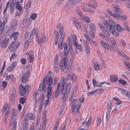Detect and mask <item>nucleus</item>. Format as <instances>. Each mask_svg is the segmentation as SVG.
I'll return each instance as SVG.
<instances>
[{"label":"nucleus","mask_w":130,"mask_h":130,"mask_svg":"<svg viewBox=\"0 0 130 130\" xmlns=\"http://www.w3.org/2000/svg\"><path fill=\"white\" fill-rule=\"evenodd\" d=\"M74 46H75L76 47L78 48L79 51H82L83 47L80 45H79L78 43V44L77 45H74Z\"/></svg>","instance_id":"nucleus-59"},{"label":"nucleus","mask_w":130,"mask_h":130,"mask_svg":"<svg viewBox=\"0 0 130 130\" xmlns=\"http://www.w3.org/2000/svg\"><path fill=\"white\" fill-rule=\"evenodd\" d=\"M60 93V90H56L55 91L54 94L53 95V99H54L55 97L57 98Z\"/></svg>","instance_id":"nucleus-44"},{"label":"nucleus","mask_w":130,"mask_h":130,"mask_svg":"<svg viewBox=\"0 0 130 130\" xmlns=\"http://www.w3.org/2000/svg\"><path fill=\"white\" fill-rule=\"evenodd\" d=\"M77 39L76 37V36L75 35H72L71 37V41L72 42L73 45H77V44H78V43L77 42Z\"/></svg>","instance_id":"nucleus-25"},{"label":"nucleus","mask_w":130,"mask_h":130,"mask_svg":"<svg viewBox=\"0 0 130 130\" xmlns=\"http://www.w3.org/2000/svg\"><path fill=\"white\" fill-rule=\"evenodd\" d=\"M36 40L38 43L40 45H42V40L41 39H40L38 38V36L36 38Z\"/></svg>","instance_id":"nucleus-52"},{"label":"nucleus","mask_w":130,"mask_h":130,"mask_svg":"<svg viewBox=\"0 0 130 130\" xmlns=\"http://www.w3.org/2000/svg\"><path fill=\"white\" fill-rule=\"evenodd\" d=\"M67 60L63 58L61 59L59 65V68L61 69L62 71L64 70V69L67 66Z\"/></svg>","instance_id":"nucleus-12"},{"label":"nucleus","mask_w":130,"mask_h":130,"mask_svg":"<svg viewBox=\"0 0 130 130\" xmlns=\"http://www.w3.org/2000/svg\"><path fill=\"white\" fill-rule=\"evenodd\" d=\"M111 6L115 10L116 13L118 14V15H120L122 13V11L120 9L118 6L116 5L113 4H112Z\"/></svg>","instance_id":"nucleus-19"},{"label":"nucleus","mask_w":130,"mask_h":130,"mask_svg":"<svg viewBox=\"0 0 130 130\" xmlns=\"http://www.w3.org/2000/svg\"><path fill=\"white\" fill-rule=\"evenodd\" d=\"M110 77V80L111 82H116L118 80V76L116 75H111Z\"/></svg>","instance_id":"nucleus-27"},{"label":"nucleus","mask_w":130,"mask_h":130,"mask_svg":"<svg viewBox=\"0 0 130 130\" xmlns=\"http://www.w3.org/2000/svg\"><path fill=\"white\" fill-rule=\"evenodd\" d=\"M88 6L91 8L95 9L97 7V3L95 1H90L88 4Z\"/></svg>","instance_id":"nucleus-23"},{"label":"nucleus","mask_w":130,"mask_h":130,"mask_svg":"<svg viewBox=\"0 0 130 130\" xmlns=\"http://www.w3.org/2000/svg\"><path fill=\"white\" fill-rule=\"evenodd\" d=\"M18 35L19 32H14L11 35V38H13L14 40L16 41L18 39Z\"/></svg>","instance_id":"nucleus-31"},{"label":"nucleus","mask_w":130,"mask_h":130,"mask_svg":"<svg viewBox=\"0 0 130 130\" xmlns=\"http://www.w3.org/2000/svg\"><path fill=\"white\" fill-rule=\"evenodd\" d=\"M96 125L98 126H99L101 123V119L100 117L97 118L96 120Z\"/></svg>","instance_id":"nucleus-55"},{"label":"nucleus","mask_w":130,"mask_h":130,"mask_svg":"<svg viewBox=\"0 0 130 130\" xmlns=\"http://www.w3.org/2000/svg\"><path fill=\"white\" fill-rule=\"evenodd\" d=\"M118 90V91H120V93L121 95L130 98V93L127 90L121 88H119Z\"/></svg>","instance_id":"nucleus-13"},{"label":"nucleus","mask_w":130,"mask_h":130,"mask_svg":"<svg viewBox=\"0 0 130 130\" xmlns=\"http://www.w3.org/2000/svg\"><path fill=\"white\" fill-rule=\"evenodd\" d=\"M117 52L120 55L122 56L124 58L128 60L129 59V58L127 56L125 55L124 53L122 51H119Z\"/></svg>","instance_id":"nucleus-33"},{"label":"nucleus","mask_w":130,"mask_h":130,"mask_svg":"<svg viewBox=\"0 0 130 130\" xmlns=\"http://www.w3.org/2000/svg\"><path fill=\"white\" fill-rule=\"evenodd\" d=\"M53 73L52 72L49 71L48 73V75H47V78H50V79H53Z\"/></svg>","instance_id":"nucleus-46"},{"label":"nucleus","mask_w":130,"mask_h":130,"mask_svg":"<svg viewBox=\"0 0 130 130\" xmlns=\"http://www.w3.org/2000/svg\"><path fill=\"white\" fill-rule=\"evenodd\" d=\"M17 56V54H15V53H13L10 57V61H11L12 59H15Z\"/></svg>","instance_id":"nucleus-54"},{"label":"nucleus","mask_w":130,"mask_h":130,"mask_svg":"<svg viewBox=\"0 0 130 130\" xmlns=\"http://www.w3.org/2000/svg\"><path fill=\"white\" fill-rule=\"evenodd\" d=\"M41 36L42 42L44 43L47 41L48 38L43 33H41Z\"/></svg>","instance_id":"nucleus-32"},{"label":"nucleus","mask_w":130,"mask_h":130,"mask_svg":"<svg viewBox=\"0 0 130 130\" xmlns=\"http://www.w3.org/2000/svg\"><path fill=\"white\" fill-rule=\"evenodd\" d=\"M76 12L79 17V19L80 20H82L83 19V15L79 6H77L76 7Z\"/></svg>","instance_id":"nucleus-26"},{"label":"nucleus","mask_w":130,"mask_h":130,"mask_svg":"<svg viewBox=\"0 0 130 130\" xmlns=\"http://www.w3.org/2000/svg\"><path fill=\"white\" fill-rule=\"evenodd\" d=\"M16 8L18 10L21 11L22 9V7L20 4L19 2H17L16 4Z\"/></svg>","instance_id":"nucleus-40"},{"label":"nucleus","mask_w":130,"mask_h":130,"mask_svg":"<svg viewBox=\"0 0 130 130\" xmlns=\"http://www.w3.org/2000/svg\"><path fill=\"white\" fill-rule=\"evenodd\" d=\"M113 104L111 102H108L106 106L107 111L106 113V120L107 122L110 116V114L113 106Z\"/></svg>","instance_id":"nucleus-8"},{"label":"nucleus","mask_w":130,"mask_h":130,"mask_svg":"<svg viewBox=\"0 0 130 130\" xmlns=\"http://www.w3.org/2000/svg\"><path fill=\"white\" fill-rule=\"evenodd\" d=\"M20 43L19 42L15 43L14 42H12L9 45L7 50L10 52L15 51L19 46Z\"/></svg>","instance_id":"nucleus-6"},{"label":"nucleus","mask_w":130,"mask_h":130,"mask_svg":"<svg viewBox=\"0 0 130 130\" xmlns=\"http://www.w3.org/2000/svg\"><path fill=\"white\" fill-rule=\"evenodd\" d=\"M12 113L11 119L10 121V125H12L14 123L13 127L11 129V130H16L17 122V121L15 122L14 123V122L15 120V118L16 115V113L14 109H13L12 110Z\"/></svg>","instance_id":"nucleus-4"},{"label":"nucleus","mask_w":130,"mask_h":130,"mask_svg":"<svg viewBox=\"0 0 130 130\" xmlns=\"http://www.w3.org/2000/svg\"><path fill=\"white\" fill-rule=\"evenodd\" d=\"M118 82L123 85H125L127 84V82L126 81L121 79H119Z\"/></svg>","instance_id":"nucleus-51"},{"label":"nucleus","mask_w":130,"mask_h":130,"mask_svg":"<svg viewBox=\"0 0 130 130\" xmlns=\"http://www.w3.org/2000/svg\"><path fill=\"white\" fill-rule=\"evenodd\" d=\"M37 17V14L35 13L32 14L30 16V18L33 20H35Z\"/></svg>","instance_id":"nucleus-64"},{"label":"nucleus","mask_w":130,"mask_h":130,"mask_svg":"<svg viewBox=\"0 0 130 130\" xmlns=\"http://www.w3.org/2000/svg\"><path fill=\"white\" fill-rule=\"evenodd\" d=\"M27 56L29 62L30 63L32 62L34 59V56L33 53L31 50L29 51Z\"/></svg>","instance_id":"nucleus-22"},{"label":"nucleus","mask_w":130,"mask_h":130,"mask_svg":"<svg viewBox=\"0 0 130 130\" xmlns=\"http://www.w3.org/2000/svg\"><path fill=\"white\" fill-rule=\"evenodd\" d=\"M10 79L13 81L15 79L14 78V76L12 75H10L6 76V79L7 80H9Z\"/></svg>","instance_id":"nucleus-42"},{"label":"nucleus","mask_w":130,"mask_h":130,"mask_svg":"<svg viewBox=\"0 0 130 130\" xmlns=\"http://www.w3.org/2000/svg\"><path fill=\"white\" fill-rule=\"evenodd\" d=\"M82 8L83 10L85 12L87 11V10L88 9L86 8V4H85L82 5Z\"/></svg>","instance_id":"nucleus-60"},{"label":"nucleus","mask_w":130,"mask_h":130,"mask_svg":"<svg viewBox=\"0 0 130 130\" xmlns=\"http://www.w3.org/2000/svg\"><path fill=\"white\" fill-rule=\"evenodd\" d=\"M52 86H48L47 88V92L52 93Z\"/></svg>","instance_id":"nucleus-61"},{"label":"nucleus","mask_w":130,"mask_h":130,"mask_svg":"<svg viewBox=\"0 0 130 130\" xmlns=\"http://www.w3.org/2000/svg\"><path fill=\"white\" fill-rule=\"evenodd\" d=\"M104 26L109 29L110 32L113 34L115 37H117L119 36V33L116 32L117 30L116 25H105Z\"/></svg>","instance_id":"nucleus-3"},{"label":"nucleus","mask_w":130,"mask_h":130,"mask_svg":"<svg viewBox=\"0 0 130 130\" xmlns=\"http://www.w3.org/2000/svg\"><path fill=\"white\" fill-rule=\"evenodd\" d=\"M40 118L41 116H37L36 122V124L37 126L36 130H40V129H41V125L40 124L39 125Z\"/></svg>","instance_id":"nucleus-24"},{"label":"nucleus","mask_w":130,"mask_h":130,"mask_svg":"<svg viewBox=\"0 0 130 130\" xmlns=\"http://www.w3.org/2000/svg\"><path fill=\"white\" fill-rule=\"evenodd\" d=\"M17 62H12L7 68V71L8 72H10L13 71L17 66Z\"/></svg>","instance_id":"nucleus-16"},{"label":"nucleus","mask_w":130,"mask_h":130,"mask_svg":"<svg viewBox=\"0 0 130 130\" xmlns=\"http://www.w3.org/2000/svg\"><path fill=\"white\" fill-rule=\"evenodd\" d=\"M79 3L78 0H69L65 5L66 10L67 11L70 9L71 8V4L76 5Z\"/></svg>","instance_id":"nucleus-9"},{"label":"nucleus","mask_w":130,"mask_h":130,"mask_svg":"<svg viewBox=\"0 0 130 130\" xmlns=\"http://www.w3.org/2000/svg\"><path fill=\"white\" fill-rule=\"evenodd\" d=\"M99 25V27L101 30L105 34V35L103 37V38L106 41H109L110 38L108 37L110 36V34L107 29L105 28L104 25Z\"/></svg>","instance_id":"nucleus-5"},{"label":"nucleus","mask_w":130,"mask_h":130,"mask_svg":"<svg viewBox=\"0 0 130 130\" xmlns=\"http://www.w3.org/2000/svg\"><path fill=\"white\" fill-rule=\"evenodd\" d=\"M30 88V86L29 85L25 86L24 87L22 84L20 85V93L21 95H23L24 94L27 95L29 92V90Z\"/></svg>","instance_id":"nucleus-2"},{"label":"nucleus","mask_w":130,"mask_h":130,"mask_svg":"<svg viewBox=\"0 0 130 130\" xmlns=\"http://www.w3.org/2000/svg\"><path fill=\"white\" fill-rule=\"evenodd\" d=\"M45 86L44 84H41L39 85V89L40 91L44 90Z\"/></svg>","instance_id":"nucleus-57"},{"label":"nucleus","mask_w":130,"mask_h":130,"mask_svg":"<svg viewBox=\"0 0 130 130\" xmlns=\"http://www.w3.org/2000/svg\"><path fill=\"white\" fill-rule=\"evenodd\" d=\"M9 41V39L6 38L1 42V45L2 47L3 48H5L8 45Z\"/></svg>","instance_id":"nucleus-17"},{"label":"nucleus","mask_w":130,"mask_h":130,"mask_svg":"<svg viewBox=\"0 0 130 130\" xmlns=\"http://www.w3.org/2000/svg\"><path fill=\"white\" fill-rule=\"evenodd\" d=\"M58 55H56V57L55 58L54 61V68L55 72L56 73H58V72L59 69L58 67V62L57 56Z\"/></svg>","instance_id":"nucleus-18"},{"label":"nucleus","mask_w":130,"mask_h":130,"mask_svg":"<svg viewBox=\"0 0 130 130\" xmlns=\"http://www.w3.org/2000/svg\"><path fill=\"white\" fill-rule=\"evenodd\" d=\"M25 117L28 120H34L35 118V116L34 113H28L26 114Z\"/></svg>","instance_id":"nucleus-21"},{"label":"nucleus","mask_w":130,"mask_h":130,"mask_svg":"<svg viewBox=\"0 0 130 130\" xmlns=\"http://www.w3.org/2000/svg\"><path fill=\"white\" fill-rule=\"evenodd\" d=\"M30 72L29 71H28L24 73L23 75V76L25 77L28 78L30 76Z\"/></svg>","instance_id":"nucleus-53"},{"label":"nucleus","mask_w":130,"mask_h":130,"mask_svg":"<svg viewBox=\"0 0 130 130\" xmlns=\"http://www.w3.org/2000/svg\"><path fill=\"white\" fill-rule=\"evenodd\" d=\"M111 46L112 50L113 51V52L116 53L118 51V46L117 44Z\"/></svg>","instance_id":"nucleus-41"},{"label":"nucleus","mask_w":130,"mask_h":130,"mask_svg":"<svg viewBox=\"0 0 130 130\" xmlns=\"http://www.w3.org/2000/svg\"><path fill=\"white\" fill-rule=\"evenodd\" d=\"M29 32L28 31H27L25 32L24 36V38L25 40H26L27 39L29 36Z\"/></svg>","instance_id":"nucleus-62"},{"label":"nucleus","mask_w":130,"mask_h":130,"mask_svg":"<svg viewBox=\"0 0 130 130\" xmlns=\"http://www.w3.org/2000/svg\"><path fill=\"white\" fill-rule=\"evenodd\" d=\"M92 68L91 67H89L87 70V76L88 78H89L91 73Z\"/></svg>","instance_id":"nucleus-48"},{"label":"nucleus","mask_w":130,"mask_h":130,"mask_svg":"<svg viewBox=\"0 0 130 130\" xmlns=\"http://www.w3.org/2000/svg\"><path fill=\"white\" fill-rule=\"evenodd\" d=\"M31 2L30 1H28V3L26 5V8L27 9H29L31 7Z\"/></svg>","instance_id":"nucleus-63"},{"label":"nucleus","mask_w":130,"mask_h":130,"mask_svg":"<svg viewBox=\"0 0 130 130\" xmlns=\"http://www.w3.org/2000/svg\"><path fill=\"white\" fill-rule=\"evenodd\" d=\"M73 22L75 24H78V22L77 19L75 17H73L72 18Z\"/></svg>","instance_id":"nucleus-58"},{"label":"nucleus","mask_w":130,"mask_h":130,"mask_svg":"<svg viewBox=\"0 0 130 130\" xmlns=\"http://www.w3.org/2000/svg\"><path fill=\"white\" fill-rule=\"evenodd\" d=\"M92 117H90L88 119V120L87 122H84L82 123V124L83 125H85L87 127H89L91 123V121L92 120Z\"/></svg>","instance_id":"nucleus-30"},{"label":"nucleus","mask_w":130,"mask_h":130,"mask_svg":"<svg viewBox=\"0 0 130 130\" xmlns=\"http://www.w3.org/2000/svg\"><path fill=\"white\" fill-rule=\"evenodd\" d=\"M107 11L108 14L111 16H112L113 18H116L117 17V14H114L112 12H111L108 9H107Z\"/></svg>","instance_id":"nucleus-43"},{"label":"nucleus","mask_w":130,"mask_h":130,"mask_svg":"<svg viewBox=\"0 0 130 130\" xmlns=\"http://www.w3.org/2000/svg\"><path fill=\"white\" fill-rule=\"evenodd\" d=\"M85 48L86 53L88 54L90 53V48L88 43L86 42L85 43Z\"/></svg>","instance_id":"nucleus-29"},{"label":"nucleus","mask_w":130,"mask_h":130,"mask_svg":"<svg viewBox=\"0 0 130 130\" xmlns=\"http://www.w3.org/2000/svg\"><path fill=\"white\" fill-rule=\"evenodd\" d=\"M116 29L117 31L119 32H122L124 30V27L121 28L120 25H116Z\"/></svg>","instance_id":"nucleus-34"},{"label":"nucleus","mask_w":130,"mask_h":130,"mask_svg":"<svg viewBox=\"0 0 130 130\" xmlns=\"http://www.w3.org/2000/svg\"><path fill=\"white\" fill-rule=\"evenodd\" d=\"M69 51L68 50H67V49L64 50V57L63 58H63L64 59L67 60H68V53H69Z\"/></svg>","instance_id":"nucleus-37"},{"label":"nucleus","mask_w":130,"mask_h":130,"mask_svg":"<svg viewBox=\"0 0 130 130\" xmlns=\"http://www.w3.org/2000/svg\"><path fill=\"white\" fill-rule=\"evenodd\" d=\"M6 62L5 61L3 62V64L2 68L0 72V77L3 74V71L5 69L6 67Z\"/></svg>","instance_id":"nucleus-36"},{"label":"nucleus","mask_w":130,"mask_h":130,"mask_svg":"<svg viewBox=\"0 0 130 130\" xmlns=\"http://www.w3.org/2000/svg\"><path fill=\"white\" fill-rule=\"evenodd\" d=\"M15 6L13 4H11L10 7V12L13 14Z\"/></svg>","instance_id":"nucleus-49"},{"label":"nucleus","mask_w":130,"mask_h":130,"mask_svg":"<svg viewBox=\"0 0 130 130\" xmlns=\"http://www.w3.org/2000/svg\"><path fill=\"white\" fill-rule=\"evenodd\" d=\"M120 44L122 45L124 47H125L126 46V43L125 41L123 40H122L120 41Z\"/></svg>","instance_id":"nucleus-56"},{"label":"nucleus","mask_w":130,"mask_h":130,"mask_svg":"<svg viewBox=\"0 0 130 130\" xmlns=\"http://www.w3.org/2000/svg\"><path fill=\"white\" fill-rule=\"evenodd\" d=\"M116 18L118 19H120L123 20H125L127 19V17L124 16H120L119 15H117Z\"/></svg>","instance_id":"nucleus-45"},{"label":"nucleus","mask_w":130,"mask_h":130,"mask_svg":"<svg viewBox=\"0 0 130 130\" xmlns=\"http://www.w3.org/2000/svg\"><path fill=\"white\" fill-rule=\"evenodd\" d=\"M35 35L36 37L38 36V31L37 29H34L32 30L30 37H33Z\"/></svg>","instance_id":"nucleus-28"},{"label":"nucleus","mask_w":130,"mask_h":130,"mask_svg":"<svg viewBox=\"0 0 130 130\" xmlns=\"http://www.w3.org/2000/svg\"><path fill=\"white\" fill-rule=\"evenodd\" d=\"M57 28H60L59 29V31L60 33H59L57 31H55L54 32V34L55 35L56 37V39L57 38H59L60 36V35L61 34L62 32L63 29V28L62 25H57Z\"/></svg>","instance_id":"nucleus-10"},{"label":"nucleus","mask_w":130,"mask_h":130,"mask_svg":"<svg viewBox=\"0 0 130 130\" xmlns=\"http://www.w3.org/2000/svg\"><path fill=\"white\" fill-rule=\"evenodd\" d=\"M77 77L74 74L71 73L68 74L67 77V80H71L73 82H76L77 80Z\"/></svg>","instance_id":"nucleus-11"},{"label":"nucleus","mask_w":130,"mask_h":130,"mask_svg":"<svg viewBox=\"0 0 130 130\" xmlns=\"http://www.w3.org/2000/svg\"><path fill=\"white\" fill-rule=\"evenodd\" d=\"M90 31V36L92 39L95 37V34L96 31L95 25H90L89 26Z\"/></svg>","instance_id":"nucleus-14"},{"label":"nucleus","mask_w":130,"mask_h":130,"mask_svg":"<svg viewBox=\"0 0 130 130\" xmlns=\"http://www.w3.org/2000/svg\"><path fill=\"white\" fill-rule=\"evenodd\" d=\"M16 95V94L11 93V102L12 104H13L14 103L15 99V95Z\"/></svg>","instance_id":"nucleus-50"},{"label":"nucleus","mask_w":130,"mask_h":130,"mask_svg":"<svg viewBox=\"0 0 130 130\" xmlns=\"http://www.w3.org/2000/svg\"><path fill=\"white\" fill-rule=\"evenodd\" d=\"M93 67L94 70L96 71L99 70V65L97 61H94L93 63Z\"/></svg>","instance_id":"nucleus-35"},{"label":"nucleus","mask_w":130,"mask_h":130,"mask_svg":"<svg viewBox=\"0 0 130 130\" xmlns=\"http://www.w3.org/2000/svg\"><path fill=\"white\" fill-rule=\"evenodd\" d=\"M100 43L104 48L106 51L112 50L111 46L108 43L104 42L103 41H101Z\"/></svg>","instance_id":"nucleus-15"},{"label":"nucleus","mask_w":130,"mask_h":130,"mask_svg":"<svg viewBox=\"0 0 130 130\" xmlns=\"http://www.w3.org/2000/svg\"><path fill=\"white\" fill-rule=\"evenodd\" d=\"M5 111V116L4 118V123H6L7 120L8 118V116L10 111V105L8 103L7 104L6 106H4L2 111V113H4Z\"/></svg>","instance_id":"nucleus-7"},{"label":"nucleus","mask_w":130,"mask_h":130,"mask_svg":"<svg viewBox=\"0 0 130 130\" xmlns=\"http://www.w3.org/2000/svg\"><path fill=\"white\" fill-rule=\"evenodd\" d=\"M29 45V41H27L25 42L24 45V47L23 48V50L24 51L27 50L28 47V46Z\"/></svg>","instance_id":"nucleus-38"},{"label":"nucleus","mask_w":130,"mask_h":130,"mask_svg":"<svg viewBox=\"0 0 130 130\" xmlns=\"http://www.w3.org/2000/svg\"><path fill=\"white\" fill-rule=\"evenodd\" d=\"M81 20H83L85 22L87 23H89L90 21V19L89 18L86 16H84L83 17V19Z\"/></svg>","instance_id":"nucleus-39"},{"label":"nucleus","mask_w":130,"mask_h":130,"mask_svg":"<svg viewBox=\"0 0 130 130\" xmlns=\"http://www.w3.org/2000/svg\"><path fill=\"white\" fill-rule=\"evenodd\" d=\"M28 82L27 78L22 76L21 79V82L23 84L26 83Z\"/></svg>","instance_id":"nucleus-47"},{"label":"nucleus","mask_w":130,"mask_h":130,"mask_svg":"<svg viewBox=\"0 0 130 130\" xmlns=\"http://www.w3.org/2000/svg\"><path fill=\"white\" fill-rule=\"evenodd\" d=\"M72 87V84L70 82L67 83L64 90V86H61V99L63 101L65 102L69 96Z\"/></svg>","instance_id":"nucleus-1"},{"label":"nucleus","mask_w":130,"mask_h":130,"mask_svg":"<svg viewBox=\"0 0 130 130\" xmlns=\"http://www.w3.org/2000/svg\"><path fill=\"white\" fill-rule=\"evenodd\" d=\"M47 77L46 76H44L43 79V83H45L46 82L47 85L48 86H52V79L50 78H47Z\"/></svg>","instance_id":"nucleus-20"}]
</instances>
